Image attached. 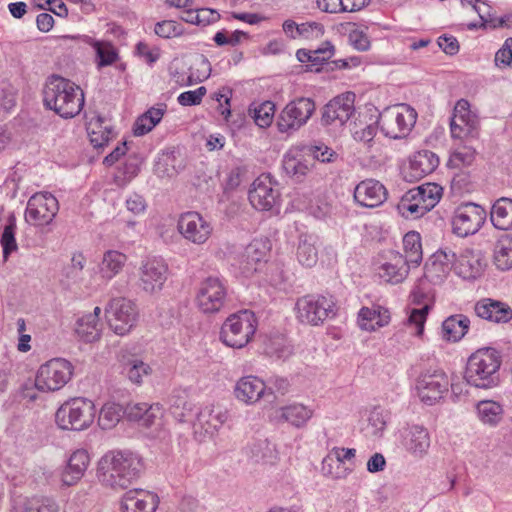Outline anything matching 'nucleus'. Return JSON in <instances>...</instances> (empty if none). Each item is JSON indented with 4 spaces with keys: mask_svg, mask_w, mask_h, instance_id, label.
<instances>
[{
    "mask_svg": "<svg viewBox=\"0 0 512 512\" xmlns=\"http://www.w3.org/2000/svg\"><path fill=\"white\" fill-rule=\"evenodd\" d=\"M142 468L141 459L132 452L113 451L100 459L97 476L105 486L126 489L139 478Z\"/></svg>",
    "mask_w": 512,
    "mask_h": 512,
    "instance_id": "nucleus-1",
    "label": "nucleus"
},
{
    "mask_svg": "<svg viewBox=\"0 0 512 512\" xmlns=\"http://www.w3.org/2000/svg\"><path fill=\"white\" fill-rule=\"evenodd\" d=\"M43 102L46 108L60 117L69 119L77 116L84 106L82 89L69 79L58 75L50 76L43 90Z\"/></svg>",
    "mask_w": 512,
    "mask_h": 512,
    "instance_id": "nucleus-2",
    "label": "nucleus"
},
{
    "mask_svg": "<svg viewBox=\"0 0 512 512\" xmlns=\"http://www.w3.org/2000/svg\"><path fill=\"white\" fill-rule=\"evenodd\" d=\"M500 353L494 348H481L468 358L464 379L475 388L492 389L500 382Z\"/></svg>",
    "mask_w": 512,
    "mask_h": 512,
    "instance_id": "nucleus-3",
    "label": "nucleus"
},
{
    "mask_svg": "<svg viewBox=\"0 0 512 512\" xmlns=\"http://www.w3.org/2000/svg\"><path fill=\"white\" fill-rule=\"evenodd\" d=\"M95 415L96 408L91 400L76 397L64 402L58 408L55 420L63 430L82 431L92 425Z\"/></svg>",
    "mask_w": 512,
    "mask_h": 512,
    "instance_id": "nucleus-4",
    "label": "nucleus"
},
{
    "mask_svg": "<svg viewBox=\"0 0 512 512\" xmlns=\"http://www.w3.org/2000/svg\"><path fill=\"white\" fill-rule=\"evenodd\" d=\"M257 320L253 312L243 310L230 315L220 331L221 341L232 348L246 346L256 332Z\"/></svg>",
    "mask_w": 512,
    "mask_h": 512,
    "instance_id": "nucleus-5",
    "label": "nucleus"
},
{
    "mask_svg": "<svg viewBox=\"0 0 512 512\" xmlns=\"http://www.w3.org/2000/svg\"><path fill=\"white\" fill-rule=\"evenodd\" d=\"M416 119L415 109L407 104H399L384 109L378 117L377 125L386 137L401 139L410 133Z\"/></svg>",
    "mask_w": 512,
    "mask_h": 512,
    "instance_id": "nucleus-6",
    "label": "nucleus"
},
{
    "mask_svg": "<svg viewBox=\"0 0 512 512\" xmlns=\"http://www.w3.org/2000/svg\"><path fill=\"white\" fill-rule=\"evenodd\" d=\"M297 319L304 324L317 326L336 315L332 296L309 294L299 298L295 305Z\"/></svg>",
    "mask_w": 512,
    "mask_h": 512,
    "instance_id": "nucleus-7",
    "label": "nucleus"
},
{
    "mask_svg": "<svg viewBox=\"0 0 512 512\" xmlns=\"http://www.w3.org/2000/svg\"><path fill=\"white\" fill-rule=\"evenodd\" d=\"M451 386L447 374L441 369L429 368L416 379L415 389L420 401L432 406L443 399Z\"/></svg>",
    "mask_w": 512,
    "mask_h": 512,
    "instance_id": "nucleus-8",
    "label": "nucleus"
},
{
    "mask_svg": "<svg viewBox=\"0 0 512 512\" xmlns=\"http://www.w3.org/2000/svg\"><path fill=\"white\" fill-rule=\"evenodd\" d=\"M110 328L117 335H126L136 325L138 309L136 304L125 297H112L105 308Z\"/></svg>",
    "mask_w": 512,
    "mask_h": 512,
    "instance_id": "nucleus-9",
    "label": "nucleus"
},
{
    "mask_svg": "<svg viewBox=\"0 0 512 512\" xmlns=\"http://www.w3.org/2000/svg\"><path fill=\"white\" fill-rule=\"evenodd\" d=\"M72 364L62 358L52 359L41 365L35 379V386L39 391H58L71 379Z\"/></svg>",
    "mask_w": 512,
    "mask_h": 512,
    "instance_id": "nucleus-10",
    "label": "nucleus"
},
{
    "mask_svg": "<svg viewBox=\"0 0 512 512\" xmlns=\"http://www.w3.org/2000/svg\"><path fill=\"white\" fill-rule=\"evenodd\" d=\"M311 98L300 97L290 101L281 111L277 126L282 133H292L304 126L315 111Z\"/></svg>",
    "mask_w": 512,
    "mask_h": 512,
    "instance_id": "nucleus-11",
    "label": "nucleus"
},
{
    "mask_svg": "<svg viewBox=\"0 0 512 512\" xmlns=\"http://www.w3.org/2000/svg\"><path fill=\"white\" fill-rule=\"evenodd\" d=\"M486 210L473 202L462 203L452 218L453 232L460 237L477 233L486 220Z\"/></svg>",
    "mask_w": 512,
    "mask_h": 512,
    "instance_id": "nucleus-12",
    "label": "nucleus"
},
{
    "mask_svg": "<svg viewBox=\"0 0 512 512\" xmlns=\"http://www.w3.org/2000/svg\"><path fill=\"white\" fill-rule=\"evenodd\" d=\"M59 210L58 200L49 192L36 193L30 197L25 211L28 223L43 226L50 224Z\"/></svg>",
    "mask_w": 512,
    "mask_h": 512,
    "instance_id": "nucleus-13",
    "label": "nucleus"
},
{
    "mask_svg": "<svg viewBox=\"0 0 512 512\" xmlns=\"http://www.w3.org/2000/svg\"><path fill=\"white\" fill-rule=\"evenodd\" d=\"M227 291L218 277H208L200 284L196 302L199 309L206 314L219 312L225 305Z\"/></svg>",
    "mask_w": 512,
    "mask_h": 512,
    "instance_id": "nucleus-14",
    "label": "nucleus"
},
{
    "mask_svg": "<svg viewBox=\"0 0 512 512\" xmlns=\"http://www.w3.org/2000/svg\"><path fill=\"white\" fill-rule=\"evenodd\" d=\"M168 277V265L160 257L147 258L139 268V287L147 294L159 293Z\"/></svg>",
    "mask_w": 512,
    "mask_h": 512,
    "instance_id": "nucleus-15",
    "label": "nucleus"
},
{
    "mask_svg": "<svg viewBox=\"0 0 512 512\" xmlns=\"http://www.w3.org/2000/svg\"><path fill=\"white\" fill-rule=\"evenodd\" d=\"M248 198L259 211L272 210L279 201L280 193L269 174H262L254 180Z\"/></svg>",
    "mask_w": 512,
    "mask_h": 512,
    "instance_id": "nucleus-16",
    "label": "nucleus"
},
{
    "mask_svg": "<svg viewBox=\"0 0 512 512\" xmlns=\"http://www.w3.org/2000/svg\"><path fill=\"white\" fill-rule=\"evenodd\" d=\"M178 231L188 241L194 244L205 243L211 233L212 226L198 212H186L182 214L177 224Z\"/></svg>",
    "mask_w": 512,
    "mask_h": 512,
    "instance_id": "nucleus-17",
    "label": "nucleus"
},
{
    "mask_svg": "<svg viewBox=\"0 0 512 512\" xmlns=\"http://www.w3.org/2000/svg\"><path fill=\"white\" fill-rule=\"evenodd\" d=\"M355 94L346 92L330 100L324 107L322 122L325 125H344L355 113Z\"/></svg>",
    "mask_w": 512,
    "mask_h": 512,
    "instance_id": "nucleus-18",
    "label": "nucleus"
},
{
    "mask_svg": "<svg viewBox=\"0 0 512 512\" xmlns=\"http://www.w3.org/2000/svg\"><path fill=\"white\" fill-rule=\"evenodd\" d=\"M354 199L363 207L375 208L387 199V190L379 181L366 179L355 187Z\"/></svg>",
    "mask_w": 512,
    "mask_h": 512,
    "instance_id": "nucleus-19",
    "label": "nucleus"
},
{
    "mask_svg": "<svg viewBox=\"0 0 512 512\" xmlns=\"http://www.w3.org/2000/svg\"><path fill=\"white\" fill-rule=\"evenodd\" d=\"M158 504L159 498L155 493L134 489L124 494L121 509L123 512H155Z\"/></svg>",
    "mask_w": 512,
    "mask_h": 512,
    "instance_id": "nucleus-20",
    "label": "nucleus"
},
{
    "mask_svg": "<svg viewBox=\"0 0 512 512\" xmlns=\"http://www.w3.org/2000/svg\"><path fill=\"white\" fill-rule=\"evenodd\" d=\"M410 264L404 259V255L397 251H389L385 262L379 266V276L386 282L398 284L409 273Z\"/></svg>",
    "mask_w": 512,
    "mask_h": 512,
    "instance_id": "nucleus-21",
    "label": "nucleus"
},
{
    "mask_svg": "<svg viewBox=\"0 0 512 512\" xmlns=\"http://www.w3.org/2000/svg\"><path fill=\"white\" fill-rule=\"evenodd\" d=\"M234 395L247 405L255 404L266 395V384L256 376L242 377L235 385Z\"/></svg>",
    "mask_w": 512,
    "mask_h": 512,
    "instance_id": "nucleus-22",
    "label": "nucleus"
},
{
    "mask_svg": "<svg viewBox=\"0 0 512 512\" xmlns=\"http://www.w3.org/2000/svg\"><path fill=\"white\" fill-rule=\"evenodd\" d=\"M483 268L484 263L479 252L466 248L457 253L454 270L463 279H476Z\"/></svg>",
    "mask_w": 512,
    "mask_h": 512,
    "instance_id": "nucleus-23",
    "label": "nucleus"
},
{
    "mask_svg": "<svg viewBox=\"0 0 512 512\" xmlns=\"http://www.w3.org/2000/svg\"><path fill=\"white\" fill-rule=\"evenodd\" d=\"M474 311L479 318L494 323H506L512 319V309L507 304L490 298L478 301Z\"/></svg>",
    "mask_w": 512,
    "mask_h": 512,
    "instance_id": "nucleus-24",
    "label": "nucleus"
},
{
    "mask_svg": "<svg viewBox=\"0 0 512 512\" xmlns=\"http://www.w3.org/2000/svg\"><path fill=\"white\" fill-rule=\"evenodd\" d=\"M90 463V457L86 450L78 449L68 458L67 464L61 474L63 485L73 486L84 476Z\"/></svg>",
    "mask_w": 512,
    "mask_h": 512,
    "instance_id": "nucleus-25",
    "label": "nucleus"
},
{
    "mask_svg": "<svg viewBox=\"0 0 512 512\" xmlns=\"http://www.w3.org/2000/svg\"><path fill=\"white\" fill-rule=\"evenodd\" d=\"M403 446L414 457H423L430 447L428 430L419 425L409 427L403 436Z\"/></svg>",
    "mask_w": 512,
    "mask_h": 512,
    "instance_id": "nucleus-26",
    "label": "nucleus"
},
{
    "mask_svg": "<svg viewBox=\"0 0 512 512\" xmlns=\"http://www.w3.org/2000/svg\"><path fill=\"white\" fill-rule=\"evenodd\" d=\"M268 247L261 240H254L245 248L242 256L241 269L246 276H250L260 269L266 261Z\"/></svg>",
    "mask_w": 512,
    "mask_h": 512,
    "instance_id": "nucleus-27",
    "label": "nucleus"
},
{
    "mask_svg": "<svg viewBox=\"0 0 512 512\" xmlns=\"http://www.w3.org/2000/svg\"><path fill=\"white\" fill-rule=\"evenodd\" d=\"M302 149H290L283 158V170L295 181H301L310 170V162Z\"/></svg>",
    "mask_w": 512,
    "mask_h": 512,
    "instance_id": "nucleus-28",
    "label": "nucleus"
},
{
    "mask_svg": "<svg viewBox=\"0 0 512 512\" xmlns=\"http://www.w3.org/2000/svg\"><path fill=\"white\" fill-rule=\"evenodd\" d=\"M54 499L45 496L17 497L13 500L11 512H58Z\"/></svg>",
    "mask_w": 512,
    "mask_h": 512,
    "instance_id": "nucleus-29",
    "label": "nucleus"
},
{
    "mask_svg": "<svg viewBox=\"0 0 512 512\" xmlns=\"http://www.w3.org/2000/svg\"><path fill=\"white\" fill-rule=\"evenodd\" d=\"M227 412L219 406H206L197 414V423L206 433L218 430L227 420Z\"/></svg>",
    "mask_w": 512,
    "mask_h": 512,
    "instance_id": "nucleus-30",
    "label": "nucleus"
},
{
    "mask_svg": "<svg viewBox=\"0 0 512 512\" xmlns=\"http://www.w3.org/2000/svg\"><path fill=\"white\" fill-rule=\"evenodd\" d=\"M165 111V104H160L157 107L149 108L145 113L136 119L133 125V134L135 136H143L149 133L161 121Z\"/></svg>",
    "mask_w": 512,
    "mask_h": 512,
    "instance_id": "nucleus-31",
    "label": "nucleus"
},
{
    "mask_svg": "<svg viewBox=\"0 0 512 512\" xmlns=\"http://www.w3.org/2000/svg\"><path fill=\"white\" fill-rule=\"evenodd\" d=\"M457 259V252L445 248L443 250L437 251L430 260L429 263L425 265V276H432L433 269L435 267H439L440 275H447L452 269H454L455 261Z\"/></svg>",
    "mask_w": 512,
    "mask_h": 512,
    "instance_id": "nucleus-32",
    "label": "nucleus"
},
{
    "mask_svg": "<svg viewBox=\"0 0 512 512\" xmlns=\"http://www.w3.org/2000/svg\"><path fill=\"white\" fill-rule=\"evenodd\" d=\"M490 217L497 229H512V199L501 198L497 200L492 206Z\"/></svg>",
    "mask_w": 512,
    "mask_h": 512,
    "instance_id": "nucleus-33",
    "label": "nucleus"
},
{
    "mask_svg": "<svg viewBox=\"0 0 512 512\" xmlns=\"http://www.w3.org/2000/svg\"><path fill=\"white\" fill-rule=\"evenodd\" d=\"M470 320L463 314L451 315L442 323L444 337L447 340L457 342L461 340L468 331Z\"/></svg>",
    "mask_w": 512,
    "mask_h": 512,
    "instance_id": "nucleus-34",
    "label": "nucleus"
},
{
    "mask_svg": "<svg viewBox=\"0 0 512 512\" xmlns=\"http://www.w3.org/2000/svg\"><path fill=\"white\" fill-rule=\"evenodd\" d=\"M280 418L296 428H301L313 416V410L303 404L294 403L280 409Z\"/></svg>",
    "mask_w": 512,
    "mask_h": 512,
    "instance_id": "nucleus-35",
    "label": "nucleus"
},
{
    "mask_svg": "<svg viewBox=\"0 0 512 512\" xmlns=\"http://www.w3.org/2000/svg\"><path fill=\"white\" fill-rule=\"evenodd\" d=\"M493 261L499 270L512 268V238L509 235H503L495 243Z\"/></svg>",
    "mask_w": 512,
    "mask_h": 512,
    "instance_id": "nucleus-36",
    "label": "nucleus"
},
{
    "mask_svg": "<svg viewBox=\"0 0 512 512\" xmlns=\"http://www.w3.org/2000/svg\"><path fill=\"white\" fill-rule=\"evenodd\" d=\"M121 362L122 374L134 384H141L143 377L151 373V367L135 356L123 357Z\"/></svg>",
    "mask_w": 512,
    "mask_h": 512,
    "instance_id": "nucleus-37",
    "label": "nucleus"
},
{
    "mask_svg": "<svg viewBox=\"0 0 512 512\" xmlns=\"http://www.w3.org/2000/svg\"><path fill=\"white\" fill-rule=\"evenodd\" d=\"M127 257L125 254L110 250L107 251L100 265L101 276L107 280L116 276L124 267Z\"/></svg>",
    "mask_w": 512,
    "mask_h": 512,
    "instance_id": "nucleus-38",
    "label": "nucleus"
},
{
    "mask_svg": "<svg viewBox=\"0 0 512 512\" xmlns=\"http://www.w3.org/2000/svg\"><path fill=\"white\" fill-rule=\"evenodd\" d=\"M466 100H459L453 110V115L450 121V130L453 138H463L466 136H474L476 131L468 127L467 122H464L463 115L465 112Z\"/></svg>",
    "mask_w": 512,
    "mask_h": 512,
    "instance_id": "nucleus-39",
    "label": "nucleus"
},
{
    "mask_svg": "<svg viewBox=\"0 0 512 512\" xmlns=\"http://www.w3.org/2000/svg\"><path fill=\"white\" fill-rule=\"evenodd\" d=\"M405 251L404 259L412 266H418L422 261V244L420 234L410 231L403 237Z\"/></svg>",
    "mask_w": 512,
    "mask_h": 512,
    "instance_id": "nucleus-40",
    "label": "nucleus"
},
{
    "mask_svg": "<svg viewBox=\"0 0 512 512\" xmlns=\"http://www.w3.org/2000/svg\"><path fill=\"white\" fill-rule=\"evenodd\" d=\"M194 404L188 399L185 392L175 393L171 398L170 410L179 422H188L193 416Z\"/></svg>",
    "mask_w": 512,
    "mask_h": 512,
    "instance_id": "nucleus-41",
    "label": "nucleus"
},
{
    "mask_svg": "<svg viewBox=\"0 0 512 512\" xmlns=\"http://www.w3.org/2000/svg\"><path fill=\"white\" fill-rule=\"evenodd\" d=\"M100 323L95 321V316L83 315L77 320L75 332L86 343H92L100 338Z\"/></svg>",
    "mask_w": 512,
    "mask_h": 512,
    "instance_id": "nucleus-42",
    "label": "nucleus"
},
{
    "mask_svg": "<svg viewBox=\"0 0 512 512\" xmlns=\"http://www.w3.org/2000/svg\"><path fill=\"white\" fill-rule=\"evenodd\" d=\"M123 415L124 410L121 405L114 402L105 403L99 412L98 425L103 430L112 429L118 424Z\"/></svg>",
    "mask_w": 512,
    "mask_h": 512,
    "instance_id": "nucleus-43",
    "label": "nucleus"
},
{
    "mask_svg": "<svg viewBox=\"0 0 512 512\" xmlns=\"http://www.w3.org/2000/svg\"><path fill=\"white\" fill-rule=\"evenodd\" d=\"M439 164V158L430 151L419 152L411 162V168L416 175L422 177L432 173Z\"/></svg>",
    "mask_w": 512,
    "mask_h": 512,
    "instance_id": "nucleus-44",
    "label": "nucleus"
},
{
    "mask_svg": "<svg viewBox=\"0 0 512 512\" xmlns=\"http://www.w3.org/2000/svg\"><path fill=\"white\" fill-rule=\"evenodd\" d=\"M502 407L495 401L484 400L477 404L480 420L489 425H496L502 418Z\"/></svg>",
    "mask_w": 512,
    "mask_h": 512,
    "instance_id": "nucleus-45",
    "label": "nucleus"
},
{
    "mask_svg": "<svg viewBox=\"0 0 512 512\" xmlns=\"http://www.w3.org/2000/svg\"><path fill=\"white\" fill-rule=\"evenodd\" d=\"M442 187L436 183H425L417 187V193L422 200L423 207L429 212L439 202L442 196Z\"/></svg>",
    "mask_w": 512,
    "mask_h": 512,
    "instance_id": "nucleus-46",
    "label": "nucleus"
},
{
    "mask_svg": "<svg viewBox=\"0 0 512 512\" xmlns=\"http://www.w3.org/2000/svg\"><path fill=\"white\" fill-rule=\"evenodd\" d=\"M297 259L300 264L306 267H312L317 263L318 252L311 237L300 239L297 248Z\"/></svg>",
    "mask_w": 512,
    "mask_h": 512,
    "instance_id": "nucleus-47",
    "label": "nucleus"
},
{
    "mask_svg": "<svg viewBox=\"0 0 512 512\" xmlns=\"http://www.w3.org/2000/svg\"><path fill=\"white\" fill-rule=\"evenodd\" d=\"M387 418L388 415L383 409L379 407L372 409L369 414L368 424L366 427L367 435L371 437L382 436L387 425Z\"/></svg>",
    "mask_w": 512,
    "mask_h": 512,
    "instance_id": "nucleus-48",
    "label": "nucleus"
},
{
    "mask_svg": "<svg viewBox=\"0 0 512 512\" xmlns=\"http://www.w3.org/2000/svg\"><path fill=\"white\" fill-rule=\"evenodd\" d=\"M15 231H16V219L13 214H10L8 217V222L4 227V231L1 236V245L3 248V256L7 258V256L17 250V243L15 239Z\"/></svg>",
    "mask_w": 512,
    "mask_h": 512,
    "instance_id": "nucleus-49",
    "label": "nucleus"
},
{
    "mask_svg": "<svg viewBox=\"0 0 512 512\" xmlns=\"http://www.w3.org/2000/svg\"><path fill=\"white\" fill-rule=\"evenodd\" d=\"M304 151L307 156L322 163L333 162L337 157L333 149L320 142L304 146Z\"/></svg>",
    "mask_w": 512,
    "mask_h": 512,
    "instance_id": "nucleus-50",
    "label": "nucleus"
},
{
    "mask_svg": "<svg viewBox=\"0 0 512 512\" xmlns=\"http://www.w3.org/2000/svg\"><path fill=\"white\" fill-rule=\"evenodd\" d=\"M154 32L161 38L169 39L183 35L184 27L177 21L163 20L155 24Z\"/></svg>",
    "mask_w": 512,
    "mask_h": 512,
    "instance_id": "nucleus-51",
    "label": "nucleus"
},
{
    "mask_svg": "<svg viewBox=\"0 0 512 512\" xmlns=\"http://www.w3.org/2000/svg\"><path fill=\"white\" fill-rule=\"evenodd\" d=\"M398 212L406 219H418L424 216L427 211L423 206L412 202L409 197L403 195L397 205Z\"/></svg>",
    "mask_w": 512,
    "mask_h": 512,
    "instance_id": "nucleus-52",
    "label": "nucleus"
},
{
    "mask_svg": "<svg viewBox=\"0 0 512 512\" xmlns=\"http://www.w3.org/2000/svg\"><path fill=\"white\" fill-rule=\"evenodd\" d=\"M266 353L276 359H287L292 354V347L283 338L271 340L266 346Z\"/></svg>",
    "mask_w": 512,
    "mask_h": 512,
    "instance_id": "nucleus-53",
    "label": "nucleus"
},
{
    "mask_svg": "<svg viewBox=\"0 0 512 512\" xmlns=\"http://www.w3.org/2000/svg\"><path fill=\"white\" fill-rule=\"evenodd\" d=\"M275 112V105L271 101H265L254 111L255 123L260 127H267L271 124Z\"/></svg>",
    "mask_w": 512,
    "mask_h": 512,
    "instance_id": "nucleus-54",
    "label": "nucleus"
},
{
    "mask_svg": "<svg viewBox=\"0 0 512 512\" xmlns=\"http://www.w3.org/2000/svg\"><path fill=\"white\" fill-rule=\"evenodd\" d=\"M324 31V26L318 22L301 23L297 27V35L308 40L322 37Z\"/></svg>",
    "mask_w": 512,
    "mask_h": 512,
    "instance_id": "nucleus-55",
    "label": "nucleus"
},
{
    "mask_svg": "<svg viewBox=\"0 0 512 512\" xmlns=\"http://www.w3.org/2000/svg\"><path fill=\"white\" fill-rule=\"evenodd\" d=\"M313 66H321L335 54V47L330 41H325L320 47L312 50Z\"/></svg>",
    "mask_w": 512,
    "mask_h": 512,
    "instance_id": "nucleus-56",
    "label": "nucleus"
},
{
    "mask_svg": "<svg viewBox=\"0 0 512 512\" xmlns=\"http://www.w3.org/2000/svg\"><path fill=\"white\" fill-rule=\"evenodd\" d=\"M206 92V88L201 86L195 90H189L181 93L178 96L177 101L182 106H195L201 103Z\"/></svg>",
    "mask_w": 512,
    "mask_h": 512,
    "instance_id": "nucleus-57",
    "label": "nucleus"
},
{
    "mask_svg": "<svg viewBox=\"0 0 512 512\" xmlns=\"http://www.w3.org/2000/svg\"><path fill=\"white\" fill-rule=\"evenodd\" d=\"M251 452L256 461H269L273 458L274 447L266 439L259 440L253 445Z\"/></svg>",
    "mask_w": 512,
    "mask_h": 512,
    "instance_id": "nucleus-58",
    "label": "nucleus"
},
{
    "mask_svg": "<svg viewBox=\"0 0 512 512\" xmlns=\"http://www.w3.org/2000/svg\"><path fill=\"white\" fill-rule=\"evenodd\" d=\"M358 324L362 330H376V312L375 308L363 307L358 313Z\"/></svg>",
    "mask_w": 512,
    "mask_h": 512,
    "instance_id": "nucleus-59",
    "label": "nucleus"
},
{
    "mask_svg": "<svg viewBox=\"0 0 512 512\" xmlns=\"http://www.w3.org/2000/svg\"><path fill=\"white\" fill-rule=\"evenodd\" d=\"M290 383L287 378L280 376H272L268 379V386L266 385V395L278 393L285 395L289 391Z\"/></svg>",
    "mask_w": 512,
    "mask_h": 512,
    "instance_id": "nucleus-60",
    "label": "nucleus"
},
{
    "mask_svg": "<svg viewBox=\"0 0 512 512\" xmlns=\"http://www.w3.org/2000/svg\"><path fill=\"white\" fill-rule=\"evenodd\" d=\"M36 7L43 10H50L57 16H67L68 9L61 0H33Z\"/></svg>",
    "mask_w": 512,
    "mask_h": 512,
    "instance_id": "nucleus-61",
    "label": "nucleus"
},
{
    "mask_svg": "<svg viewBox=\"0 0 512 512\" xmlns=\"http://www.w3.org/2000/svg\"><path fill=\"white\" fill-rule=\"evenodd\" d=\"M430 310V304L424 303L421 308H415L409 315V322L417 327V334L420 335L424 329V323Z\"/></svg>",
    "mask_w": 512,
    "mask_h": 512,
    "instance_id": "nucleus-62",
    "label": "nucleus"
},
{
    "mask_svg": "<svg viewBox=\"0 0 512 512\" xmlns=\"http://www.w3.org/2000/svg\"><path fill=\"white\" fill-rule=\"evenodd\" d=\"M512 62V38L505 40L503 46L496 52L495 64L497 66H508Z\"/></svg>",
    "mask_w": 512,
    "mask_h": 512,
    "instance_id": "nucleus-63",
    "label": "nucleus"
},
{
    "mask_svg": "<svg viewBox=\"0 0 512 512\" xmlns=\"http://www.w3.org/2000/svg\"><path fill=\"white\" fill-rule=\"evenodd\" d=\"M349 43L359 51H366L370 47L368 36L358 29L352 30L348 35Z\"/></svg>",
    "mask_w": 512,
    "mask_h": 512,
    "instance_id": "nucleus-64",
    "label": "nucleus"
}]
</instances>
